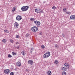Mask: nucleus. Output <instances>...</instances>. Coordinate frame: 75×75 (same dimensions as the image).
<instances>
[{
	"mask_svg": "<svg viewBox=\"0 0 75 75\" xmlns=\"http://www.w3.org/2000/svg\"><path fill=\"white\" fill-rule=\"evenodd\" d=\"M4 31L5 33H9V31H8L7 30H4Z\"/></svg>",
	"mask_w": 75,
	"mask_h": 75,
	"instance_id": "aec40b11",
	"label": "nucleus"
},
{
	"mask_svg": "<svg viewBox=\"0 0 75 75\" xmlns=\"http://www.w3.org/2000/svg\"><path fill=\"white\" fill-rule=\"evenodd\" d=\"M71 20H75V15H71L70 16Z\"/></svg>",
	"mask_w": 75,
	"mask_h": 75,
	"instance_id": "1a4fd4ad",
	"label": "nucleus"
},
{
	"mask_svg": "<svg viewBox=\"0 0 75 75\" xmlns=\"http://www.w3.org/2000/svg\"><path fill=\"white\" fill-rule=\"evenodd\" d=\"M13 0H11V2H13Z\"/></svg>",
	"mask_w": 75,
	"mask_h": 75,
	"instance_id": "a19ab883",
	"label": "nucleus"
},
{
	"mask_svg": "<svg viewBox=\"0 0 75 75\" xmlns=\"http://www.w3.org/2000/svg\"><path fill=\"white\" fill-rule=\"evenodd\" d=\"M54 47L56 48H57V49H58L59 48V45L57 44H56L54 45Z\"/></svg>",
	"mask_w": 75,
	"mask_h": 75,
	"instance_id": "9d476101",
	"label": "nucleus"
},
{
	"mask_svg": "<svg viewBox=\"0 0 75 75\" xmlns=\"http://www.w3.org/2000/svg\"><path fill=\"white\" fill-rule=\"evenodd\" d=\"M47 74L49 75H51V71H49L47 72Z\"/></svg>",
	"mask_w": 75,
	"mask_h": 75,
	"instance_id": "a211bd4d",
	"label": "nucleus"
},
{
	"mask_svg": "<svg viewBox=\"0 0 75 75\" xmlns=\"http://www.w3.org/2000/svg\"><path fill=\"white\" fill-rule=\"evenodd\" d=\"M29 8V6H23L21 8V10L23 11H25L28 10Z\"/></svg>",
	"mask_w": 75,
	"mask_h": 75,
	"instance_id": "f257e3e1",
	"label": "nucleus"
},
{
	"mask_svg": "<svg viewBox=\"0 0 75 75\" xmlns=\"http://www.w3.org/2000/svg\"><path fill=\"white\" fill-rule=\"evenodd\" d=\"M17 66H21V63L20 62H18L16 63Z\"/></svg>",
	"mask_w": 75,
	"mask_h": 75,
	"instance_id": "4468645a",
	"label": "nucleus"
},
{
	"mask_svg": "<svg viewBox=\"0 0 75 75\" xmlns=\"http://www.w3.org/2000/svg\"><path fill=\"white\" fill-rule=\"evenodd\" d=\"M66 68L67 69H68V68H69V66H66Z\"/></svg>",
	"mask_w": 75,
	"mask_h": 75,
	"instance_id": "f704fd0d",
	"label": "nucleus"
},
{
	"mask_svg": "<svg viewBox=\"0 0 75 75\" xmlns=\"http://www.w3.org/2000/svg\"><path fill=\"white\" fill-rule=\"evenodd\" d=\"M33 50H34V49L33 47L31 48L30 50V52L31 54H32V52L33 51Z\"/></svg>",
	"mask_w": 75,
	"mask_h": 75,
	"instance_id": "dca6fc26",
	"label": "nucleus"
},
{
	"mask_svg": "<svg viewBox=\"0 0 75 75\" xmlns=\"http://www.w3.org/2000/svg\"><path fill=\"white\" fill-rule=\"evenodd\" d=\"M62 36L64 37V38H65V35L64 34H62Z\"/></svg>",
	"mask_w": 75,
	"mask_h": 75,
	"instance_id": "c9c22d12",
	"label": "nucleus"
},
{
	"mask_svg": "<svg viewBox=\"0 0 75 75\" xmlns=\"http://www.w3.org/2000/svg\"><path fill=\"white\" fill-rule=\"evenodd\" d=\"M63 12H64V13H65V12H66V11H67V8H64L63 10Z\"/></svg>",
	"mask_w": 75,
	"mask_h": 75,
	"instance_id": "ddd939ff",
	"label": "nucleus"
},
{
	"mask_svg": "<svg viewBox=\"0 0 75 75\" xmlns=\"http://www.w3.org/2000/svg\"><path fill=\"white\" fill-rule=\"evenodd\" d=\"M30 21H35V19H34V18H30Z\"/></svg>",
	"mask_w": 75,
	"mask_h": 75,
	"instance_id": "393cba45",
	"label": "nucleus"
},
{
	"mask_svg": "<svg viewBox=\"0 0 75 75\" xmlns=\"http://www.w3.org/2000/svg\"><path fill=\"white\" fill-rule=\"evenodd\" d=\"M17 49H19V48H20L19 46H17Z\"/></svg>",
	"mask_w": 75,
	"mask_h": 75,
	"instance_id": "ea45409f",
	"label": "nucleus"
},
{
	"mask_svg": "<svg viewBox=\"0 0 75 75\" xmlns=\"http://www.w3.org/2000/svg\"><path fill=\"white\" fill-rule=\"evenodd\" d=\"M62 69L63 70V71H65L67 70V69L65 67H62Z\"/></svg>",
	"mask_w": 75,
	"mask_h": 75,
	"instance_id": "b1692460",
	"label": "nucleus"
},
{
	"mask_svg": "<svg viewBox=\"0 0 75 75\" xmlns=\"http://www.w3.org/2000/svg\"><path fill=\"white\" fill-rule=\"evenodd\" d=\"M26 72H28V69H26Z\"/></svg>",
	"mask_w": 75,
	"mask_h": 75,
	"instance_id": "58836bf2",
	"label": "nucleus"
},
{
	"mask_svg": "<svg viewBox=\"0 0 75 75\" xmlns=\"http://www.w3.org/2000/svg\"><path fill=\"white\" fill-rule=\"evenodd\" d=\"M39 13H44V11H43V10L40 9H39Z\"/></svg>",
	"mask_w": 75,
	"mask_h": 75,
	"instance_id": "9b49d317",
	"label": "nucleus"
},
{
	"mask_svg": "<svg viewBox=\"0 0 75 75\" xmlns=\"http://www.w3.org/2000/svg\"><path fill=\"white\" fill-rule=\"evenodd\" d=\"M16 38H19V37H20V35H17L16 36Z\"/></svg>",
	"mask_w": 75,
	"mask_h": 75,
	"instance_id": "72a5a7b5",
	"label": "nucleus"
},
{
	"mask_svg": "<svg viewBox=\"0 0 75 75\" xmlns=\"http://www.w3.org/2000/svg\"><path fill=\"white\" fill-rule=\"evenodd\" d=\"M12 54L13 55H16V53L13 52L12 53Z\"/></svg>",
	"mask_w": 75,
	"mask_h": 75,
	"instance_id": "cd10ccee",
	"label": "nucleus"
},
{
	"mask_svg": "<svg viewBox=\"0 0 75 75\" xmlns=\"http://www.w3.org/2000/svg\"><path fill=\"white\" fill-rule=\"evenodd\" d=\"M2 41L3 42H4V43H5L6 42V40L5 39H3L2 40Z\"/></svg>",
	"mask_w": 75,
	"mask_h": 75,
	"instance_id": "bb28decb",
	"label": "nucleus"
},
{
	"mask_svg": "<svg viewBox=\"0 0 75 75\" xmlns=\"http://www.w3.org/2000/svg\"><path fill=\"white\" fill-rule=\"evenodd\" d=\"M34 23L35 25L37 26L38 27H40V25H41V23H40V22L37 21H34Z\"/></svg>",
	"mask_w": 75,
	"mask_h": 75,
	"instance_id": "20e7f679",
	"label": "nucleus"
},
{
	"mask_svg": "<svg viewBox=\"0 0 75 75\" xmlns=\"http://www.w3.org/2000/svg\"><path fill=\"white\" fill-rule=\"evenodd\" d=\"M54 63L55 64H58L59 63L58 61V60H55L54 62Z\"/></svg>",
	"mask_w": 75,
	"mask_h": 75,
	"instance_id": "4be33fe9",
	"label": "nucleus"
},
{
	"mask_svg": "<svg viewBox=\"0 0 75 75\" xmlns=\"http://www.w3.org/2000/svg\"><path fill=\"white\" fill-rule=\"evenodd\" d=\"M16 69H17V68H15V70H16Z\"/></svg>",
	"mask_w": 75,
	"mask_h": 75,
	"instance_id": "37998d69",
	"label": "nucleus"
},
{
	"mask_svg": "<svg viewBox=\"0 0 75 75\" xmlns=\"http://www.w3.org/2000/svg\"><path fill=\"white\" fill-rule=\"evenodd\" d=\"M62 75H67V74H66V72L65 71L62 72Z\"/></svg>",
	"mask_w": 75,
	"mask_h": 75,
	"instance_id": "6ab92c4d",
	"label": "nucleus"
},
{
	"mask_svg": "<svg viewBox=\"0 0 75 75\" xmlns=\"http://www.w3.org/2000/svg\"><path fill=\"white\" fill-rule=\"evenodd\" d=\"M4 72L6 74H8L10 73V70L6 69L4 71Z\"/></svg>",
	"mask_w": 75,
	"mask_h": 75,
	"instance_id": "6e6552de",
	"label": "nucleus"
},
{
	"mask_svg": "<svg viewBox=\"0 0 75 75\" xmlns=\"http://www.w3.org/2000/svg\"><path fill=\"white\" fill-rule=\"evenodd\" d=\"M22 52H23V54H22L23 55V56H24V55H25V53L24 52V51H22Z\"/></svg>",
	"mask_w": 75,
	"mask_h": 75,
	"instance_id": "7c9ffc66",
	"label": "nucleus"
},
{
	"mask_svg": "<svg viewBox=\"0 0 75 75\" xmlns=\"http://www.w3.org/2000/svg\"><path fill=\"white\" fill-rule=\"evenodd\" d=\"M45 1H44V2H43V3H45Z\"/></svg>",
	"mask_w": 75,
	"mask_h": 75,
	"instance_id": "79ce46f5",
	"label": "nucleus"
},
{
	"mask_svg": "<svg viewBox=\"0 0 75 75\" xmlns=\"http://www.w3.org/2000/svg\"><path fill=\"white\" fill-rule=\"evenodd\" d=\"M52 9H53L54 10H55L56 9H57L56 7L55 6H53L52 7Z\"/></svg>",
	"mask_w": 75,
	"mask_h": 75,
	"instance_id": "c85d7f7f",
	"label": "nucleus"
},
{
	"mask_svg": "<svg viewBox=\"0 0 75 75\" xmlns=\"http://www.w3.org/2000/svg\"><path fill=\"white\" fill-rule=\"evenodd\" d=\"M15 10H16V7H14L13 8L12 13H14V12L15 11Z\"/></svg>",
	"mask_w": 75,
	"mask_h": 75,
	"instance_id": "f8f14e48",
	"label": "nucleus"
},
{
	"mask_svg": "<svg viewBox=\"0 0 75 75\" xmlns=\"http://www.w3.org/2000/svg\"><path fill=\"white\" fill-rule=\"evenodd\" d=\"M10 41V42L12 43H13V42H14V41H13V40H12V39H11Z\"/></svg>",
	"mask_w": 75,
	"mask_h": 75,
	"instance_id": "473e14b6",
	"label": "nucleus"
},
{
	"mask_svg": "<svg viewBox=\"0 0 75 75\" xmlns=\"http://www.w3.org/2000/svg\"><path fill=\"white\" fill-rule=\"evenodd\" d=\"M65 13H66V14H69V15H70V14H71V12H67V11H66V12H65Z\"/></svg>",
	"mask_w": 75,
	"mask_h": 75,
	"instance_id": "412c9836",
	"label": "nucleus"
},
{
	"mask_svg": "<svg viewBox=\"0 0 75 75\" xmlns=\"http://www.w3.org/2000/svg\"><path fill=\"white\" fill-rule=\"evenodd\" d=\"M16 45H17L18 44H19V43H18V42H16Z\"/></svg>",
	"mask_w": 75,
	"mask_h": 75,
	"instance_id": "e433bc0d",
	"label": "nucleus"
},
{
	"mask_svg": "<svg viewBox=\"0 0 75 75\" xmlns=\"http://www.w3.org/2000/svg\"><path fill=\"white\" fill-rule=\"evenodd\" d=\"M28 64L30 65H33V66H35V63H34V62H33V61L32 60H28Z\"/></svg>",
	"mask_w": 75,
	"mask_h": 75,
	"instance_id": "39448f33",
	"label": "nucleus"
},
{
	"mask_svg": "<svg viewBox=\"0 0 75 75\" xmlns=\"http://www.w3.org/2000/svg\"><path fill=\"white\" fill-rule=\"evenodd\" d=\"M41 48H42L43 49H44V48H45V46H44V45H42L41 46Z\"/></svg>",
	"mask_w": 75,
	"mask_h": 75,
	"instance_id": "c756f323",
	"label": "nucleus"
},
{
	"mask_svg": "<svg viewBox=\"0 0 75 75\" xmlns=\"http://www.w3.org/2000/svg\"><path fill=\"white\" fill-rule=\"evenodd\" d=\"M8 58H11V57H12V56H11L10 54H8Z\"/></svg>",
	"mask_w": 75,
	"mask_h": 75,
	"instance_id": "a878e982",
	"label": "nucleus"
},
{
	"mask_svg": "<svg viewBox=\"0 0 75 75\" xmlns=\"http://www.w3.org/2000/svg\"><path fill=\"white\" fill-rule=\"evenodd\" d=\"M19 24L17 22H15L14 24V26L15 28H18Z\"/></svg>",
	"mask_w": 75,
	"mask_h": 75,
	"instance_id": "0eeeda50",
	"label": "nucleus"
},
{
	"mask_svg": "<svg viewBox=\"0 0 75 75\" xmlns=\"http://www.w3.org/2000/svg\"><path fill=\"white\" fill-rule=\"evenodd\" d=\"M10 75H14V73L13 72H12L10 73Z\"/></svg>",
	"mask_w": 75,
	"mask_h": 75,
	"instance_id": "2f4dec72",
	"label": "nucleus"
},
{
	"mask_svg": "<svg viewBox=\"0 0 75 75\" xmlns=\"http://www.w3.org/2000/svg\"><path fill=\"white\" fill-rule=\"evenodd\" d=\"M35 11L36 13H38L39 12V9H38L37 8L35 9Z\"/></svg>",
	"mask_w": 75,
	"mask_h": 75,
	"instance_id": "2eb2a0df",
	"label": "nucleus"
},
{
	"mask_svg": "<svg viewBox=\"0 0 75 75\" xmlns=\"http://www.w3.org/2000/svg\"><path fill=\"white\" fill-rule=\"evenodd\" d=\"M31 30L33 32H36L38 30V28L37 26H34L31 28Z\"/></svg>",
	"mask_w": 75,
	"mask_h": 75,
	"instance_id": "f03ea898",
	"label": "nucleus"
},
{
	"mask_svg": "<svg viewBox=\"0 0 75 75\" xmlns=\"http://www.w3.org/2000/svg\"><path fill=\"white\" fill-rule=\"evenodd\" d=\"M50 55H51L50 52H47L44 54L43 57H44L45 58H47V57H48L49 56H50Z\"/></svg>",
	"mask_w": 75,
	"mask_h": 75,
	"instance_id": "7ed1b4c3",
	"label": "nucleus"
},
{
	"mask_svg": "<svg viewBox=\"0 0 75 75\" xmlns=\"http://www.w3.org/2000/svg\"><path fill=\"white\" fill-rule=\"evenodd\" d=\"M35 30H36V29H35Z\"/></svg>",
	"mask_w": 75,
	"mask_h": 75,
	"instance_id": "c03bdc74",
	"label": "nucleus"
},
{
	"mask_svg": "<svg viewBox=\"0 0 75 75\" xmlns=\"http://www.w3.org/2000/svg\"><path fill=\"white\" fill-rule=\"evenodd\" d=\"M64 66H69V65L68 63H66L64 64Z\"/></svg>",
	"mask_w": 75,
	"mask_h": 75,
	"instance_id": "f3484780",
	"label": "nucleus"
},
{
	"mask_svg": "<svg viewBox=\"0 0 75 75\" xmlns=\"http://www.w3.org/2000/svg\"><path fill=\"white\" fill-rule=\"evenodd\" d=\"M22 19V17L21 16L17 15L16 17V20L18 21H20Z\"/></svg>",
	"mask_w": 75,
	"mask_h": 75,
	"instance_id": "423d86ee",
	"label": "nucleus"
},
{
	"mask_svg": "<svg viewBox=\"0 0 75 75\" xmlns=\"http://www.w3.org/2000/svg\"><path fill=\"white\" fill-rule=\"evenodd\" d=\"M42 32H40L39 33V34H40V35H42Z\"/></svg>",
	"mask_w": 75,
	"mask_h": 75,
	"instance_id": "4c0bfd02",
	"label": "nucleus"
},
{
	"mask_svg": "<svg viewBox=\"0 0 75 75\" xmlns=\"http://www.w3.org/2000/svg\"><path fill=\"white\" fill-rule=\"evenodd\" d=\"M25 36V37H29V36H30V34H29L27 33L26 34Z\"/></svg>",
	"mask_w": 75,
	"mask_h": 75,
	"instance_id": "5701e85b",
	"label": "nucleus"
}]
</instances>
